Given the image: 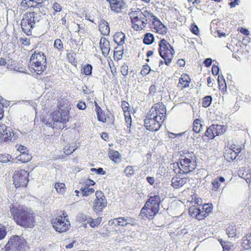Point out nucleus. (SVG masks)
<instances>
[{"mask_svg":"<svg viewBox=\"0 0 251 251\" xmlns=\"http://www.w3.org/2000/svg\"><path fill=\"white\" fill-rule=\"evenodd\" d=\"M208 216L207 214L205 212L202 207H200V212L198 213V215H197V220H201L203 219L204 218Z\"/></svg>","mask_w":251,"mask_h":251,"instance_id":"a18cd8bd","label":"nucleus"},{"mask_svg":"<svg viewBox=\"0 0 251 251\" xmlns=\"http://www.w3.org/2000/svg\"><path fill=\"white\" fill-rule=\"evenodd\" d=\"M95 196L96 199L94 202L93 209L96 212H101L106 206V199L101 191H97Z\"/></svg>","mask_w":251,"mask_h":251,"instance_id":"1a4fd4ad","label":"nucleus"},{"mask_svg":"<svg viewBox=\"0 0 251 251\" xmlns=\"http://www.w3.org/2000/svg\"><path fill=\"white\" fill-rule=\"evenodd\" d=\"M7 233L5 226L0 224V240L3 239Z\"/></svg>","mask_w":251,"mask_h":251,"instance_id":"4d7b16f0","label":"nucleus"},{"mask_svg":"<svg viewBox=\"0 0 251 251\" xmlns=\"http://www.w3.org/2000/svg\"><path fill=\"white\" fill-rule=\"evenodd\" d=\"M11 156L9 154H0V162L2 163H7L10 161Z\"/></svg>","mask_w":251,"mask_h":251,"instance_id":"3c124183","label":"nucleus"},{"mask_svg":"<svg viewBox=\"0 0 251 251\" xmlns=\"http://www.w3.org/2000/svg\"><path fill=\"white\" fill-rule=\"evenodd\" d=\"M154 41V36L151 33H146L143 39V42L147 45L151 44Z\"/></svg>","mask_w":251,"mask_h":251,"instance_id":"c756f323","label":"nucleus"},{"mask_svg":"<svg viewBox=\"0 0 251 251\" xmlns=\"http://www.w3.org/2000/svg\"><path fill=\"white\" fill-rule=\"evenodd\" d=\"M159 46V54L164 59L165 64L169 66L174 57L175 50L171 45L164 39L160 41Z\"/></svg>","mask_w":251,"mask_h":251,"instance_id":"39448f33","label":"nucleus"},{"mask_svg":"<svg viewBox=\"0 0 251 251\" xmlns=\"http://www.w3.org/2000/svg\"><path fill=\"white\" fill-rule=\"evenodd\" d=\"M126 226L130 225L131 226H135L137 224V221L133 218H126Z\"/></svg>","mask_w":251,"mask_h":251,"instance_id":"e2e57ef3","label":"nucleus"},{"mask_svg":"<svg viewBox=\"0 0 251 251\" xmlns=\"http://www.w3.org/2000/svg\"><path fill=\"white\" fill-rule=\"evenodd\" d=\"M225 181V179L223 176H220L214 179L212 182V185L213 186L212 189V190L214 191H217L220 187L221 183L224 182Z\"/></svg>","mask_w":251,"mask_h":251,"instance_id":"b1692460","label":"nucleus"},{"mask_svg":"<svg viewBox=\"0 0 251 251\" xmlns=\"http://www.w3.org/2000/svg\"><path fill=\"white\" fill-rule=\"evenodd\" d=\"M229 149L231 150L232 151H234V152H236V154H237V155H238V154L242 151V148L240 147H239L238 146H237L235 144H232V145H230V147L229 148Z\"/></svg>","mask_w":251,"mask_h":251,"instance_id":"6e6d98bb","label":"nucleus"},{"mask_svg":"<svg viewBox=\"0 0 251 251\" xmlns=\"http://www.w3.org/2000/svg\"><path fill=\"white\" fill-rule=\"evenodd\" d=\"M31 155L26 152L25 153L22 152V154H20L17 157L18 160L23 163L28 162L31 160Z\"/></svg>","mask_w":251,"mask_h":251,"instance_id":"cd10ccee","label":"nucleus"},{"mask_svg":"<svg viewBox=\"0 0 251 251\" xmlns=\"http://www.w3.org/2000/svg\"><path fill=\"white\" fill-rule=\"evenodd\" d=\"M202 209L205 211V212L208 215L209 213H211L212 211L211 205H209L208 203L204 204L202 206Z\"/></svg>","mask_w":251,"mask_h":251,"instance_id":"0e129e2a","label":"nucleus"},{"mask_svg":"<svg viewBox=\"0 0 251 251\" xmlns=\"http://www.w3.org/2000/svg\"><path fill=\"white\" fill-rule=\"evenodd\" d=\"M141 16H136V18L133 19L131 21L132 23L134 25L133 27L134 29H137V25L136 24H140V17Z\"/></svg>","mask_w":251,"mask_h":251,"instance_id":"69168bd1","label":"nucleus"},{"mask_svg":"<svg viewBox=\"0 0 251 251\" xmlns=\"http://www.w3.org/2000/svg\"><path fill=\"white\" fill-rule=\"evenodd\" d=\"M218 82L220 89L223 90L225 88H226V85L225 79L223 75H219L218 77Z\"/></svg>","mask_w":251,"mask_h":251,"instance_id":"c9c22d12","label":"nucleus"},{"mask_svg":"<svg viewBox=\"0 0 251 251\" xmlns=\"http://www.w3.org/2000/svg\"><path fill=\"white\" fill-rule=\"evenodd\" d=\"M21 27L23 31L27 35H29L30 33V29L32 28V25H30V23H28L27 19H23L21 22Z\"/></svg>","mask_w":251,"mask_h":251,"instance_id":"412c9836","label":"nucleus"},{"mask_svg":"<svg viewBox=\"0 0 251 251\" xmlns=\"http://www.w3.org/2000/svg\"><path fill=\"white\" fill-rule=\"evenodd\" d=\"M61 105L59 110L52 112L50 117L45 119L43 122L46 125L52 128L63 129L65 124L68 122V111L67 109H62Z\"/></svg>","mask_w":251,"mask_h":251,"instance_id":"f03ea898","label":"nucleus"},{"mask_svg":"<svg viewBox=\"0 0 251 251\" xmlns=\"http://www.w3.org/2000/svg\"><path fill=\"white\" fill-rule=\"evenodd\" d=\"M165 105L162 103H156L150 110L149 113L152 115V117L159 118L160 120H165L166 113Z\"/></svg>","mask_w":251,"mask_h":251,"instance_id":"9d476101","label":"nucleus"},{"mask_svg":"<svg viewBox=\"0 0 251 251\" xmlns=\"http://www.w3.org/2000/svg\"><path fill=\"white\" fill-rule=\"evenodd\" d=\"M122 107L124 112L128 111L129 109V104L126 101H123L121 104Z\"/></svg>","mask_w":251,"mask_h":251,"instance_id":"338daca9","label":"nucleus"},{"mask_svg":"<svg viewBox=\"0 0 251 251\" xmlns=\"http://www.w3.org/2000/svg\"><path fill=\"white\" fill-rule=\"evenodd\" d=\"M160 198L159 196L155 195L150 197V199L146 202V207L149 206L155 211H159Z\"/></svg>","mask_w":251,"mask_h":251,"instance_id":"f8f14e48","label":"nucleus"},{"mask_svg":"<svg viewBox=\"0 0 251 251\" xmlns=\"http://www.w3.org/2000/svg\"><path fill=\"white\" fill-rule=\"evenodd\" d=\"M109 1L111 9L117 13H120L125 8L126 4L122 0H107Z\"/></svg>","mask_w":251,"mask_h":251,"instance_id":"ddd939ff","label":"nucleus"},{"mask_svg":"<svg viewBox=\"0 0 251 251\" xmlns=\"http://www.w3.org/2000/svg\"><path fill=\"white\" fill-rule=\"evenodd\" d=\"M100 47L101 50L102 55L106 56L110 51V43L105 38H101L100 42Z\"/></svg>","mask_w":251,"mask_h":251,"instance_id":"2eb2a0df","label":"nucleus"},{"mask_svg":"<svg viewBox=\"0 0 251 251\" xmlns=\"http://www.w3.org/2000/svg\"><path fill=\"white\" fill-rule=\"evenodd\" d=\"M242 246L245 250L251 249V234H248L242 238Z\"/></svg>","mask_w":251,"mask_h":251,"instance_id":"4be33fe9","label":"nucleus"},{"mask_svg":"<svg viewBox=\"0 0 251 251\" xmlns=\"http://www.w3.org/2000/svg\"><path fill=\"white\" fill-rule=\"evenodd\" d=\"M34 0H28L26 1V0H23L21 3L22 6H27V7H32L34 5L31 3V2H33Z\"/></svg>","mask_w":251,"mask_h":251,"instance_id":"052dcab7","label":"nucleus"},{"mask_svg":"<svg viewBox=\"0 0 251 251\" xmlns=\"http://www.w3.org/2000/svg\"><path fill=\"white\" fill-rule=\"evenodd\" d=\"M120 153L117 151L113 150L109 152V157L115 162L120 161Z\"/></svg>","mask_w":251,"mask_h":251,"instance_id":"473e14b6","label":"nucleus"},{"mask_svg":"<svg viewBox=\"0 0 251 251\" xmlns=\"http://www.w3.org/2000/svg\"><path fill=\"white\" fill-rule=\"evenodd\" d=\"M190 80V78L188 75L184 74L180 77L178 84L181 85L183 88L188 87ZM178 86H179V85H178Z\"/></svg>","mask_w":251,"mask_h":251,"instance_id":"5701e85b","label":"nucleus"},{"mask_svg":"<svg viewBox=\"0 0 251 251\" xmlns=\"http://www.w3.org/2000/svg\"><path fill=\"white\" fill-rule=\"evenodd\" d=\"M125 173L126 174L127 176H130L133 175L134 173V171L133 170V167L131 166H127L125 170Z\"/></svg>","mask_w":251,"mask_h":251,"instance_id":"603ef678","label":"nucleus"},{"mask_svg":"<svg viewBox=\"0 0 251 251\" xmlns=\"http://www.w3.org/2000/svg\"><path fill=\"white\" fill-rule=\"evenodd\" d=\"M63 215L52 220L53 227L59 232L66 231L70 225L69 221L67 219V216H65V213H63Z\"/></svg>","mask_w":251,"mask_h":251,"instance_id":"0eeeda50","label":"nucleus"},{"mask_svg":"<svg viewBox=\"0 0 251 251\" xmlns=\"http://www.w3.org/2000/svg\"><path fill=\"white\" fill-rule=\"evenodd\" d=\"M92 66L90 64L86 65L83 68V72L85 75H91L92 70Z\"/></svg>","mask_w":251,"mask_h":251,"instance_id":"864d4df0","label":"nucleus"},{"mask_svg":"<svg viewBox=\"0 0 251 251\" xmlns=\"http://www.w3.org/2000/svg\"><path fill=\"white\" fill-rule=\"evenodd\" d=\"M8 128L4 125L0 124V142L8 141Z\"/></svg>","mask_w":251,"mask_h":251,"instance_id":"f3484780","label":"nucleus"},{"mask_svg":"<svg viewBox=\"0 0 251 251\" xmlns=\"http://www.w3.org/2000/svg\"><path fill=\"white\" fill-rule=\"evenodd\" d=\"M158 211H155L152 208L149 206L146 207V204L142 208L140 212V215L143 217L148 218L149 219H152L154 216L157 213Z\"/></svg>","mask_w":251,"mask_h":251,"instance_id":"4468645a","label":"nucleus"},{"mask_svg":"<svg viewBox=\"0 0 251 251\" xmlns=\"http://www.w3.org/2000/svg\"><path fill=\"white\" fill-rule=\"evenodd\" d=\"M204 135L207 137L208 139H212L214 138L211 126L207 128L206 131L204 133Z\"/></svg>","mask_w":251,"mask_h":251,"instance_id":"09e8293b","label":"nucleus"},{"mask_svg":"<svg viewBox=\"0 0 251 251\" xmlns=\"http://www.w3.org/2000/svg\"><path fill=\"white\" fill-rule=\"evenodd\" d=\"M19 134V131H14L11 127H8V135L9 136L8 138H9V139H8V141H14L18 138Z\"/></svg>","mask_w":251,"mask_h":251,"instance_id":"bb28decb","label":"nucleus"},{"mask_svg":"<svg viewBox=\"0 0 251 251\" xmlns=\"http://www.w3.org/2000/svg\"><path fill=\"white\" fill-rule=\"evenodd\" d=\"M97 115L98 120L102 122L103 123H104L106 121V117L105 116V114H104L103 112L102 111L101 108L99 106V109L97 110Z\"/></svg>","mask_w":251,"mask_h":251,"instance_id":"2f4dec72","label":"nucleus"},{"mask_svg":"<svg viewBox=\"0 0 251 251\" xmlns=\"http://www.w3.org/2000/svg\"><path fill=\"white\" fill-rule=\"evenodd\" d=\"M80 190L83 196H89L95 192V190L93 188H89V186H85L83 188L82 187Z\"/></svg>","mask_w":251,"mask_h":251,"instance_id":"e433bc0d","label":"nucleus"},{"mask_svg":"<svg viewBox=\"0 0 251 251\" xmlns=\"http://www.w3.org/2000/svg\"><path fill=\"white\" fill-rule=\"evenodd\" d=\"M99 30L104 35H107L110 32L108 23L104 20L100 21L99 25Z\"/></svg>","mask_w":251,"mask_h":251,"instance_id":"6ab92c4d","label":"nucleus"},{"mask_svg":"<svg viewBox=\"0 0 251 251\" xmlns=\"http://www.w3.org/2000/svg\"><path fill=\"white\" fill-rule=\"evenodd\" d=\"M9 212L11 217L18 225L24 227L33 226L35 222L31 210L26 207H20L11 204Z\"/></svg>","mask_w":251,"mask_h":251,"instance_id":"f257e3e1","label":"nucleus"},{"mask_svg":"<svg viewBox=\"0 0 251 251\" xmlns=\"http://www.w3.org/2000/svg\"><path fill=\"white\" fill-rule=\"evenodd\" d=\"M179 161V170L182 172V174H188L197 167L196 158L192 154L187 153L184 155H181Z\"/></svg>","mask_w":251,"mask_h":251,"instance_id":"20e7f679","label":"nucleus"},{"mask_svg":"<svg viewBox=\"0 0 251 251\" xmlns=\"http://www.w3.org/2000/svg\"><path fill=\"white\" fill-rule=\"evenodd\" d=\"M140 24H136L137 25V30L138 29H142L143 28H144L146 26V25L147 23V22H149L148 19H146L145 17H140Z\"/></svg>","mask_w":251,"mask_h":251,"instance_id":"ea45409f","label":"nucleus"},{"mask_svg":"<svg viewBox=\"0 0 251 251\" xmlns=\"http://www.w3.org/2000/svg\"><path fill=\"white\" fill-rule=\"evenodd\" d=\"M101 221V217H99L94 220L92 218V220L91 221V222L90 223V226L92 227L98 226L100 224Z\"/></svg>","mask_w":251,"mask_h":251,"instance_id":"5fc2aeb1","label":"nucleus"},{"mask_svg":"<svg viewBox=\"0 0 251 251\" xmlns=\"http://www.w3.org/2000/svg\"><path fill=\"white\" fill-rule=\"evenodd\" d=\"M180 167V162H174L170 164V168L174 170L176 173L182 174V172L179 170Z\"/></svg>","mask_w":251,"mask_h":251,"instance_id":"58836bf2","label":"nucleus"},{"mask_svg":"<svg viewBox=\"0 0 251 251\" xmlns=\"http://www.w3.org/2000/svg\"><path fill=\"white\" fill-rule=\"evenodd\" d=\"M226 231L229 237H233L236 235V230L233 226H228Z\"/></svg>","mask_w":251,"mask_h":251,"instance_id":"c03bdc74","label":"nucleus"},{"mask_svg":"<svg viewBox=\"0 0 251 251\" xmlns=\"http://www.w3.org/2000/svg\"><path fill=\"white\" fill-rule=\"evenodd\" d=\"M141 16L142 15L146 19H148L149 22H151V16L152 13L148 12L147 10L141 11Z\"/></svg>","mask_w":251,"mask_h":251,"instance_id":"bf43d9fd","label":"nucleus"},{"mask_svg":"<svg viewBox=\"0 0 251 251\" xmlns=\"http://www.w3.org/2000/svg\"><path fill=\"white\" fill-rule=\"evenodd\" d=\"M30 71L37 75L42 74L46 70L47 59L43 52L35 51L30 59Z\"/></svg>","mask_w":251,"mask_h":251,"instance_id":"7ed1b4c3","label":"nucleus"},{"mask_svg":"<svg viewBox=\"0 0 251 251\" xmlns=\"http://www.w3.org/2000/svg\"><path fill=\"white\" fill-rule=\"evenodd\" d=\"M144 125L147 129L150 131H157L161 126V124L157 121V118L152 117L150 113L144 120Z\"/></svg>","mask_w":251,"mask_h":251,"instance_id":"9b49d317","label":"nucleus"},{"mask_svg":"<svg viewBox=\"0 0 251 251\" xmlns=\"http://www.w3.org/2000/svg\"><path fill=\"white\" fill-rule=\"evenodd\" d=\"M212 130L213 132L214 137L216 136H219L223 134L226 131V128L224 126L219 125H211Z\"/></svg>","mask_w":251,"mask_h":251,"instance_id":"a211bd4d","label":"nucleus"},{"mask_svg":"<svg viewBox=\"0 0 251 251\" xmlns=\"http://www.w3.org/2000/svg\"><path fill=\"white\" fill-rule=\"evenodd\" d=\"M121 72L123 75H126L128 73V66L126 64H124L121 66Z\"/></svg>","mask_w":251,"mask_h":251,"instance_id":"680f3d73","label":"nucleus"},{"mask_svg":"<svg viewBox=\"0 0 251 251\" xmlns=\"http://www.w3.org/2000/svg\"><path fill=\"white\" fill-rule=\"evenodd\" d=\"M125 35L123 32H118L114 36V41L118 45H122L125 42Z\"/></svg>","mask_w":251,"mask_h":251,"instance_id":"a878e982","label":"nucleus"},{"mask_svg":"<svg viewBox=\"0 0 251 251\" xmlns=\"http://www.w3.org/2000/svg\"><path fill=\"white\" fill-rule=\"evenodd\" d=\"M5 102H6V101L0 96V120L3 117L4 111L3 108L5 105L4 103Z\"/></svg>","mask_w":251,"mask_h":251,"instance_id":"49530a36","label":"nucleus"},{"mask_svg":"<svg viewBox=\"0 0 251 251\" xmlns=\"http://www.w3.org/2000/svg\"><path fill=\"white\" fill-rule=\"evenodd\" d=\"M25 240L17 235H13L9 239L5 248L11 251H25Z\"/></svg>","mask_w":251,"mask_h":251,"instance_id":"423d86ee","label":"nucleus"},{"mask_svg":"<svg viewBox=\"0 0 251 251\" xmlns=\"http://www.w3.org/2000/svg\"><path fill=\"white\" fill-rule=\"evenodd\" d=\"M52 7L55 12H59L62 10V7L57 2L53 4Z\"/></svg>","mask_w":251,"mask_h":251,"instance_id":"774afa93","label":"nucleus"},{"mask_svg":"<svg viewBox=\"0 0 251 251\" xmlns=\"http://www.w3.org/2000/svg\"><path fill=\"white\" fill-rule=\"evenodd\" d=\"M151 71V70L150 67L148 65H145L143 66V68L141 71V74L143 76H146Z\"/></svg>","mask_w":251,"mask_h":251,"instance_id":"8fccbe9b","label":"nucleus"},{"mask_svg":"<svg viewBox=\"0 0 251 251\" xmlns=\"http://www.w3.org/2000/svg\"><path fill=\"white\" fill-rule=\"evenodd\" d=\"M187 182L186 177H180L178 176L173 177L172 179V185L176 189L184 185Z\"/></svg>","mask_w":251,"mask_h":251,"instance_id":"dca6fc26","label":"nucleus"},{"mask_svg":"<svg viewBox=\"0 0 251 251\" xmlns=\"http://www.w3.org/2000/svg\"><path fill=\"white\" fill-rule=\"evenodd\" d=\"M23 19H27L28 23H30V25H32V28L34 27V13L30 12L24 16Z\"/></svg>","mask_w":251,"mask_h":251,"instance_id":"72a5a7b5","label":"nucleus"},{"mask_svg":"<svg viewBox=\"0 0 251 251\" xmlns=\"http://www.w3.org/2000/svg\"><path fill=\"white\" fill-rule=\"evenodd\" d=\"M212 100V98L210 96H207L205 97L203 99V100L202 102V105L204 107H208L210 104L211 103V101Z\"/></svg>","mask_w":251,"mask_h":251,"instance_id":"a19ab883","label":"nucleus"},{"mask_svg":"<svg viewBox=\"0 0 251 251\" xmlns=\"http://www.w3.org/2000/svg\"><path fill=\"white\" fill-rule=\"evenodd\" d=\"M54 187L58 193H63L65 191V185L63 183H56Z\"/></svg>","mask_w":251,"mask_h":251,"instance_id":"79ce46f5","label":"nucleus"},{"mask_svg":"<svg viewBox=\"0 0 251 251\" xmlns=\"http://www.w3.org/2000/svg\"><path fill=\"white\" fill-rule=\"evenodd\" d=\"M53 46L54 48L59 50H63L64 49L63 44L60 39H56L55 40Z\"/></svg>","mask_w":251,"mask_h":251,"instance_id":"37998d69","label":"nucleus"},{"mask_svg":"<svg viewBox=\"0 0 251 251\" xmlns=\"http://www.w3.org/2000/svg\"><path fill=\"white\" fill-rule=\"evenodd\" d=\"M141 11L139 9L137 8V9H132L131 11L129 13V16L132 21L133 19L136 18V16H141Z\"/></svg>","mask_w":251,"mask_h":251,"instance_id":"4c0bfd02","label":"nucleus"},{"mask_svg":"<svg viewBox=\"0 0 251 251\" xmlns=\"http://www.w3.org/2000/svg\"><path fill=\"white\" fill-rule=\"evenodd\" d=\"M200 212V207L192 206L189 208V214L192 217L197 219V215Z\"/></svg>","mask_w":251,"mask_h":251,"instance_id":"7c9ffc66","label":"nucleus"},{"mask_svg":"<svg viewBox=\"0 0 251 251\" xmlns=\"http://www.w3.org/2000/svg\"><path fill=\"white\" fill-rule=\"evenodd\" d=\"M155 26L157 28L156 30L158 32L162 34H164L167 33V28L161 22H159V24L158 25H155Z\"/></svg>","mask_w":251,"mask_h":251,"instance_id":"f704fd0d","label":"nucleus"},{"mask_svg":"<svg viewBox=\"0 0 251 251\" xmlns=\"http://www.w3.org/2000/svg\"><path fill=\"white\" fill-rule=\"evenodd\" d=\"M63 151L65 154L70 155L75 151V149H72L71 145L68 144L64 147Z\"/></svg>","mask_w":251,"mask_h":251,"instance_id":"de8ad7c7","label":"nucleus"},{"mask_svg":"<svg viewBox=\"0 0 251 251\" xmlns=\"http://www.w3.org/2000/svg\"><path fill=\"white\" fill-rule=\"evenodd\" d=\"M202 125L200 120L197 119L193 122V130L196 133H199L202 129Z\"/></svg>","mask_w":251,"mask_h":251,"instance_id":"c85d7f7f","label":"nucleus"},{"mask_svg":"<svg viewBox=\"0 0 251 251\" xmlns=\"http://www.w3.org/2000/svg\"><path fill=\"white\" fill-rule=\"evenodd\" d=\"M238 155L236 154V152H234L232 151L230 149L226 150V152L224 154V157L226 160L228 162H230L231 161L235 159Z\"/></svg>","mask_w":251,"mask_h":251,"instance_id":"393cba45","label":"nucleus"},{"mask_svg":"<svg viewBox=\"0 0 251 251\" xmlns=\"http://www.w3.org/2000/svg\"><path fill=\"white\" fill-rule=\"evenodd\" d=\"M28 173L25 170L16 171L13 176V183L16 188L25 187L28 182Z\"/></svg>","mask_w":251,"mask_h":251,"instance_id":"6e6552de","label":"nucleus"},{"mask_svg":"<svg viewBox=\"0 0 251 251\" xmlns=\"http://www.w3.org/2000/svg\"><path fill=\"white\" fill-rule=\"evenodd\" d=\"M249 170L245 167L241 168L238 171V174L240 177L245 179L247 182H250L251 175L248 173Z\"/></svg>","mask_w":251,"mask_h":251,"instance_id":"aec40b11","label":"nucleus"},{"mask_svg":"<svg viewBox=\"0 0 251 251\" xmlns=\"http://www.w3.org/2000/svg\"><path fill=\"white\" fill-rule=\"evenodd\" d=\"M117 221L118 225L121 226H126V220L125 217H119L118 218H115V221Z\"/></svg>","mask_w":251,"mask_h":251,"instance_id":"13d9d810","label":"nucleus"}]
</instances>
